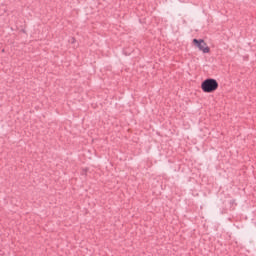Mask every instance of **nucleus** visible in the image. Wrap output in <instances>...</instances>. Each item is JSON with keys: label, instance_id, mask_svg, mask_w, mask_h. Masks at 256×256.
<instances>
[{"label": "nucleus", "instance_id": "f03ea898", "mask_svg": "<svg viewBox=\"0 0 256 256\" xmlns=\"http://www.w3.org/2000/svg\"><path fill=\"white\" fill-rule=\"evenodd\" d=\"M193 44L199 49V51H202V53H210L211 51V49L203 39H193Z\"/></svg>", "mask_w": 256, "mask_h": 256}, {"label": "nucleus", "instance_id": "f257e3e1", "mask_svg": "<svg viewBox=\"0 0 256 256\" xmlns=\"http://www.w3.org/2000/svg\"><path fill=\"white\" fill-rule=\"evenodd\" d=\"M201 89L204 93H215V90L219 89V82L213 78H208L202 82Z\"/></svg>", "mask_w": 256, "mask_h": 256}]
</instances>
